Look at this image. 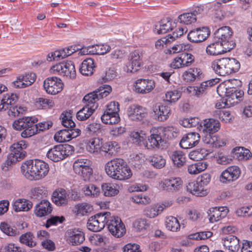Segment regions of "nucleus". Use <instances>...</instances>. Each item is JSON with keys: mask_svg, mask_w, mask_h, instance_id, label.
Returning a JSON list of instances; mask_svg holds the SVG:
<instances>
[{"mask_svg": "<svg viewBox=\"0 0 252 252\" xmlns=\"http://www.w3.org/2000/svg\"><path fill=\"white\" fill-rule=\"evenodd\" d=\"M81 132L80 129H63L57 132L55 137H58L57 141L60 142L69 141L79 136Z\"/></svg>", "mask_w": 252, "mask_h": 252, "instance_id": "393cba45", "label": "nucleus"}, {"mask_svg": "<svg viewBox=\"0 0 252 252\" xmlns=\"http://www.w3.org/2000/svg\"><path fill=\"white\" fill-rule=\"evenodd\" d=\"M162 127L153 130V133L148 138L145 147L148 149H163L167 146V141L162 132Z\"/></svg>", "mask_w": 252, "mask_h": 252, "instance_id": "f8f14e48", "label": "nucleus"}, {"mask_svg": "<svg viewBox=\"0 0 252 252\" xmlns=\"http://www.w3.org/2000/svg\"><path fill=\"white\" fill-rule=\"evenodd\" d=\"M107 113L104 112L101 117L102 122L104 124L109 125H114L117 124L120 120L119 114H114V113Z\"/></svg>", "mask_w": 252, "mask_h": 252, "instance_id": "603ef678", "label": "nucleus"}, {"mask_svg": "<svg viewBox=\"0 0 252 252\" xmlns=\"http://www.w3.org/2000/svg\"><path fill=\"white\" fill-rule=\"evenodd\" d=\"M74 150V147L68 144L55 145L48 150L46 157L54 162H58L71 155Z\"/></svg>", "mask_w": 252, "mask_h": 252, "instance_id": "1a4fd4ad", "label": "nucleus"}, {"mask_svg": "<svg viewBox=\"0 0 252 252\" xmlns=\"http://www.w3.org/2000/svg\"><path fill=\"white\" fill-rule=\"evenodd\" d=\"M62 124L65 129H78L75 128V124L72 121L71 114L67 112L63 113L61 116Z\"/></svg>", "mask_w": 252, "mask_h": 252, "instance_id": "864d4df0", "label": "nucleus"}, {"mask_svg": "<svg viewBox=\"0 0 252 252\" xmlns=\"http://www.w3.org/2000/svg\"><path fill=\"white\" fill-rule=\"evenodd\" d=\"M37 121L35 117H25L15 120L13 123V127L17 130H23L21 136L25 138H29L37 133Z\"/></svg>", "mask_w": 252, "mask_h": 252, "instance_id": "39448f33", "label": "nucleus"}, {"mask_svg": "<svg viewBox=\"0 0 252 252\" xmlns=\"http://www.w3.org/2000/svg\"><path fill=\"white\" fill-rule=\"evenodd\" d=\"M18 99V96L16 94H6L0 98V111L9 109L8 115L10 117L18 116L21 111L18 109L17 106L14 105Z\"/></svg>", "mask_w": 252, "mask_h": 252, "instance_id": "9d476101", "label": "nucleus"}, {"mask_svg": "<svg viewBox=\"0 0 252 252\" xmlns=\"http://www.w3.org/2000/svg\"><path fill=\"white\" fill-rule=\"evenodd\" d=\"M187 190L191 193L196 196H202L205 195L207 193L206 190H204L197 180L189 183L187 186Z\"/></svg>", "mask_w": 252, "mask_h": 252, "instance_id": "c03bdc74", "label": "nucleus"}, {"mask_svg": "<svg viewBox=\"0 0 252 252\" xmlns=\"http://www.w3.org/2000/svg\"><path fill=\"white\" fill-rule=\"evenodd\" d=\"M105 169L109 176L119 180L129 179L132 175L131 169L122 158H116L108 161L105 165Z\"/></svg>", "mask_w": 252, "mask_h": 252, "instance_id": "7ed1b4c3", "label": "nucleus"}, {"mask_svg": "<svg viewBox=\"0 0 252 252\" xmlns=\"http://www.w3.org/2000/svg\"><path fill=\"white\" fill-rule=\"evenodd\" d=\"M51 70L53 73H58L61 76L73 79L76 77L75 65L71 61L57 63L52 67Z\"/></svg>", "mask_w": 252, "mask_h": 252, "instance_id": "2eb2a0df", "label": "nucleus"}, {"mask_svg": "<svg viewBox=\"0 0 252 252\" xmlns=\"http://www.w3.org/2000/svg\"><path fill=\"white\" fill-rule=\"evenodd\" d=\"M202 76L201 70L199 68H190L183 74V79L187 82H193L200 79Z\"/></svg>", "mask_w": 252, "mask_h": 252, "instance_id": "79ce46f5", "label": "nucleus"}, {"mask_svg": "<svg viewBox=\"0 0 252 252\" xmlns=\"http://www.w3.org/2000/svg\"><path fill=\"white\" fill-rule=\"evenodd\" d=\"M1 252H26L24 249L13 243L6 244L0 249Z\"/></svg>", "mask_w": 252, "mask_h": 252, "instance_id": "69168bd1", "label": "nucleus"}, {"mask_svg": "<svg viewBox=\"0 0 252 252\" xmlns=\"http://www.w3.org/2000/svg\"><path fill=\"white\" fill-rule=\"evenodd\" d=\"M104 195L113 196L117 195L119 192V187L116 184L104 183L101 185Z\"/></svg>", "mask_w": 252, "mask_h": 252, "instance_id": "a18cd8bd", "label": "nucleus"}, {"mask_svg": "<svg viewBox=\"0 0 252 252\" xmlns=\"http://www.w3.org/2000/svg\"><path fill=\"white\" fill-rule=\"evenodd\" d=\"M63 87V84L62 80L57 77H48L43 83L44 90L47 93L52 95L61 92Z\"/></svg>", "mask_w": 252, "mask_h": 252, "instance_id": "dca6fc26", "label": "nucleus"}, {"mask_svg": "<svg viewBox=\"0 0 252 252\" xmlns=\"http://www.w3.org/2000/svg\"><path fill=\"white\" fill-rule=\"evenodd\" d=\"M192 88L191 87H179L175 90L167 91L165 94L166 100L170 103H174L179 99L183 92L190 94Z\"/></svg>", "mask_w": 252, "mask_h": 252, "instance_id": "bb28decb", "label": "nucleus"}, {"mask_svg": "<svg viewBox=\"0 0 252 252\" xmlns=\"http://www.w3.org/2000/svg\"><path fill=\"white\" fill-rule=\"evenodd\" d=\"M224 47L222 43L214 40V42L207 46L206 51L209 55L217 56L230 51L225 50Z\"/></svg>", "mask_w": 252, "mask_h": 252, "instance_id": "c9c22d12", "label": "nucleus"}, {"mask_svg": "<svg viewBox=\"0 0 252 252\" xmlns=\"http://www.w3.org/2000/svg\"><path fill=\"white\" fill-rule=\"evenodd\" d=\"M75 212L81 216L87 215L93 210L92 207L87 203H79L75 206Z\"/></svg>", "mask_w": 252, "mask_h": 252, "instance_id": "052dcab7", "label": "nucleus"}, {"mask_svg": "<svg viewBox=\"0 0 252 252\" xmlns=\"http://www.w3.org/2000/svg\"><path fill=\"white\" fill-rule=\"evenodd\" d=\"M170 157L173 163L178 167L183 166L186 161L185 155L180 151H174Z\"/></svg>", "mask_w": 252, "mask_h": 252, "instance_id": "3c124183", "label": "nucleus"}, {"mask_svg": "<svg viewBox=\"0 0 252 252\" xmlns=\"http://www.w3.org/2000/svg\"><path fill=\"white\" fill-rule=\"evenodd\" d=\"M130 137L131 142L138 146H146V137L145 134L142 131L140 132L138 131H132L131 132Z\"/></svg>", "mask_w": 252, "mask_h": 252, "instance_id": "09e8293b", "label": "nucleus"}, {"mask_svg": "<svg viewBox=\"0 0 252 252\" xmlns=\"http://www.w3.org/2000/svg\"><path fill=\"white\" fill-rule=\"evenodd\" d=\"M210 34L209 29L207 27H203L190 31L187 37L190 42L199 43L205 40Z\"/></svg>", "mask_w": 252, "mask_h": 252, "instance_id": "412c9836", "label": "nucleus"}, {"mask_svg": "<svg viewBox=\"0 0 252 252\" xmlns=\"http://www.w3.org/2000/svg\"><path fill=\"white\" fill-rule=\"evenodd\" d=\"M94 60L88 58L83 61L80 66L79 71L84 76L92 75L94 73Z\"/></svg>", "mask_w": 252, "mask_h": 252, "instance_id": "4c0bfd02", "label": "nucleus"}, {"mask_svg": "<svg viewBox=\"0 0 252 252\" xmlns=\"http://www.w3.org/2000/svg\"><path fill=\"white\" fill-rule=\"evenodd\" d=\"M27 146L28 143L26 141L21 140L10 146L11 153L8 156L7 160L1 165L3 171H8L13 163L22 159L25 157L26 152L24 149Z\"/></svg>", "mask_w": 252, "mask_h": 252, "instance_id": "423d86ee", "label": "nucleus"}, {"mask_svg": "<svg viewBox=\"0 0 252 252\" xmlns=\"http://www.w3.org/2000/svg\"><path fill=\"white\" fill-rule=\"evenodd\" d=\"M150 162L152 165L157 169H161L164 167L166 164L165 159L162 156L154 155L150 158Z\"/></svg>", "mask_w": 252, "mask_h": 252, "instance_id": "13d9d810", "label": "nucleus"}, {"mask_svg": "<svg viewBox=\"0 0 252 252\" xmlns=\"http://www.w3.org/2000/svg\"><path fill=\"white\" fill-rule=\"evenodd\" d=\"M211 67L217 74L225 76L237 72L240 68V63L236 59L223 58L213 61Z\"/></svg>", "mask_w": 252, "mask_h": 252, "instance_id": "20e7f679", "label": "nucleus"}, {"mask_svg": "<svg viewBox=\"0 0 252 252\" xmlns=\"http://www.w3.org/2000/svg\"><path fill=\"white\" fill-rule=\"evenodd\" d=\"M111 91L110 86L103 85L97 90L88 94L83 98L85 106L90 107L93 110H95L98 106V101L108 96Z\"/></svg>", "mask_w": 252, "mask_h": 252, "instance_id": "6e6552de", "label": "nucleus"}, {"mask_svg": "<svg viewBox=\"0 0 252 252\" xmlns=\"http://www.w3.org/2000/svg\"><path fill=\"white\" fill-rule=\"evenodd\" d=\"M27 146L28 143L26 141L21 140L10 146L11 153L8 156L7 160L1 165L3 171H8L13 163L22 159L25 157L26 152L24 149Z\"/></svg>", "mask_w": 252, "mask_h": 252, "instance_id": "0eeeda50", "label": "nucleus"}, {"mask_svg": "<svg viewBox=\"0 0 252 252\" xmlns=\"http://www.w3.org/2000/svg\"><path fill=\"white\" fill-rule=\"evenodd\" d=\"M120 148L117 142L115 141H109L102 143L101 151L107 153L109 155H115Z\"/></svg>", "mask_w": 252, "mask_h": 252, "instance_id": "49530a36", "label": "nucleus"}, {"mask_svg": "<svg viewBox=\"0 0 252 252\" xmlns=\"http://www.w3.org/2000/svg\"><path fill=\"white\" fill-rule=\"evenodd\" d=\"M78 48L76 45H71L67 47L49 53L47 57L48 62L59 61L63 59L78 51Z\"/></svg>", "mask_w": 252, "mask_h": 252, "instance_id": "aec40b11", "label": "nucleus"}, {"mask_svg": "<svg viewBox=\"0 0 252 252\" xmlns=\"http://www.w3.org/2000/svg\"><path fill=\"white\" fill-rule=\"evenodd\" d=\"M0 229L3 233L9 236H15L19 234V231L16 228L12 227L5 222L0 223Z\"/></svg>", "mask_w": 252, "mask_h": 252, "instance_id": "6e6d98bb", "label": "nucleus"}, {"mask_svg": "<svg viewBox=\"0 0 252 252\" xmlns=\"http://www.w3.org/2000/svg\"><path fill=\"white\" fill-rule=\"evenodd\" d=\"M34 237L31 232H28L21 235L19 238V241L21 244L32 248L36 246V243L34 240Z\"/></svg>", "mask_w": 252, "mask_h": 252, "instance_id": "8fccbe9b", "label": "nucleus"}, {"mask_svg": "<svg viewBox=\"0 0 252 252\" xmlns=\"http://www.w3.org/2000/svg\"><path fill=\"white\" fill-rule=\"evenodd\" d=\"M131 200L135 203L143 205L149 204L151 202L150 198L142 193L134 195L131 197Z\"/></svg>", "mask_w": 252, "mask_h": 252, "instance_id": "0e129e2a", "label": "nucleus"}, {"mask_svg": "<svg viewBox=\"0 0 252 252\" xmlns=\"http://www.w3.org/2000/svg\"><path fill=\"white\" fill-rule=\"evenodd\" d=\"M45 191L42 187H34L31 190L30 196L34 199H40L46 194Z\"/></svg>", "mask_w": 252, "mask_h": 252, "instance_id": "338daca9", "label": "nucleus"}, {"mask_svg": "<svg viewBox=\"0 0 252 252\" xmlns=\"http://www.w3.org/2000/svg\"><path fill=\"white\" fill-rule=\"evenodd\" d=\"M32 206V203L27 199H18L16 200L13 204V209L15 212L28 211Z\"/></svg>", "mask_w": 252, "mask_h": 252, "instance_id": "37998d69", "label": "nucleus"}, {"mask_svg": "<svg viewBox=\"0 0 252 252\" xmlns=\"http://www.w3.org/2000/svg\"><path fill=\"white\" fill-rule=\"evenodd\" d=\"M217 82L218 81L216 79H213L202 82L199 86H189L188 87L193 88L191 92L193 91L195 95L199 97L204 94L208 88L215 85Z\"/></svg>", "mask_w": 252, "mask_h": 252, "instance_id": "72a5a7b5", "label": "nucleus"}, {"mask_svg": "<svg viewBox=\"0 0 252 252\" xmlns=\"http://www.w3.org/2000/svg\"><path fill=\"white\" fill-rule=\"evenodd\" d=\"M165 223L166 228L174 232L179 230L181 226L177 219L172 216L167 218Z\"/></svg>", "mask_w": 252, "mask_h": 252, "instance_id": "5fc2aeb1", "label": "nucleus"}, {"mask_svg": "<svg viewBox=\"0 0 252 252\" xmlns=\"http://www.w3.org/2000/svg\"><path fill=\"white\" fill-rule=\"evenodd\" d=\"M228 209L227 207H215L210 210L208 213L210 222L213 223L224 218L227 215Z\"/></svg>", "mask_w": 252, "mask_h": 252, "instance_id": "a878e982", "label": "nucleus"}, {"mask_svg": "<svg viewBox=\"0 0 252 252\" xmlns=\"http://www.w3.org/2000/svg\"><path fill=\"white\" fill-rule=\"evenodd\" d=\"M231 85L227 87L226 85L220 84L217 88L218 94L222 97L220 101L216 104L218 109L229 107L232 104L240 101L244 95L242 91L239 90L238 88L241 86V81L238 79H232L230 81Z\"/></svg>", "mask_w": 252, "mask_h": 252, "instance_id": "f257e3e1", "label": "nucleus"}, {"mask_svg": "<svg viewBox=\"0 0 252 252\" xmlns=\"http://www.w3.org/2000/svg\"><path fill=\"white\" fill-rule=\"evenodd\" d=\"M241 174V170L237 166H231L223 170L220 177V181L224 184H229L237 180Z\"/></svg>", "mask_w": 252, "mask_h": 252, "instance_id": "a211bd4d", "label": "nucleus"}, {"mask_svg": "<svg viewBox=\"0 0 252 252\" xmlns=\"http://www.w3.org/2000/svg\"><path fill=\"white\" fill-rule=\"evenodd\" d=\"M165 206L163 204H156L146 207L143 210V215L149 218H154L160 214Z\"/></svg>", "mask_w": 252, "mask_h": 252, "instance_id": "ea45409f", "label": "nucleus"}, {"mask_svg": "<svg viewBox=\"0 0 252 252\" xmlns=\"http://www.w3.org/2000/svg\"><path fill=\"white\" fill-rule=\"evenodd\" d=\"M52 211L51 204L47 200H42L36 204L34 213L36 216L42 217L48 215Z\"/></svg>", "mask_w": 252, "mask_h": 252, "instance_id": "473e14b6", "label": "nucleus"}, {"mask_svg": "<svg viewBox=\"0 0 252 252\" xmlns=\"http://www.w3.org/2000/svg\"><path fill=\"white\" fill-rule=\"evenodd\" d=\"M206 156L205 154V150L204 149H198L195 150L191 151L189 155V158L194 161L201 160Z\"/></svg>", "mask_w": 252, "mask_h": 252, "instance_id": "e2e57ef3", "label": "nucleus"}, {"mask_svg": "<svg viewBox=\"0 0 252 252\" xmlns=\"http://www.w3.org/2000/svg\"><path fill=\"white\" fill-rule=\"evenodd\" d=\"M102 143L98 138H91L86 142V149L91 153H98L101 151Z\"/></svg>", "mask_w": 252, "mask_h": 252, "instance_id": "58836bf2", "label": "nucleus"}, {"mask_svg": "<svg viewBox=\"0 0 252 252\" xmlns=\"http://www.w3.org/2000/svg\"><path fill=\"white\" fill-rule=\"evenodd\" d=\"M21 170L27 179L38 180L47 175L49 167L48 164L42 160H29L22 165Z\"/></svg>", "mask_w": 252, "mask_h": 252, "instance_id": "f03ea898", "label": "nucleus"}, {"mask_svg": "<svg viewBox=\"0 0 252 252\" xmlns=\"http://www.w3.org/2000/svg\"><path fill=\"white\" fill-rule=\"evenodd\" d=\"M90 107L84 106L76 114V118L79 121H84L88 119L94 112Z\"/></svg>", "mask_w": 252, "mask_h": 252, "instance_id": "bf43d9fd", "label": "nucleus"}, {"mask_svg": "<svg viewBox=\"0 0 252 252\" xmlns=\"http://www.w3.org/2000/svg\"><path fill=\"white\" fill-rule=\"evenodd\" d=\"M135 91L139 94H147L155 87V82L150 79H139L134 83Z\"/></svg>", "mask_w": 252, "mask_h": 252, "instance_id": "b1692460", "label": "nucleus"}, {"mask_svg": "<svg viewBox=\"0 0 252 252\" xmlns=\"http://www.w3.org/2000/svg\"><path fill=\"white\" fill-rule=\"evenodd\" d=\"M202 11L203 9L197 7L191 12L182 14L178 16L177 22L185 25L191 24L196 21L197 15L200 14Z\"/></svg>", "mask_w": 252, "mask_h": 252, "instance_id": "c85d7f7f", "label": "nucleus"}, {"mask_svg": "<svg viewBox=\"0 0 252 252\" xmlns=\"http://www.w3.org/2000/svg\"><path fill=\"white\" fill-rule=\"evenodd\" d=\"M68 195L64 189L59 188L53 192L52 200L57 206H66L68 202Z\"/></svg>", "mask_w": 252, "mask_h": 252, "instance_id": "2f4dec72", "label": "nucleus"}, {"mask_svg": "<svg viewBox=\"0 0 252 252\" xmlns=\"http://www.w3.org/2000/svg\"><path fill=\"white\" fill-rule=\"evenodd\" d=\"M86 195L97 196L100 192L99 188L92 184L86 185L82 189Z\"/></svg>", "mask_w": 252, "mask_h": 252, "instance_id": "680f3d73", "label": "nucleus"}, {"mask_svg": "<svg viewBox=\"0 0 252 252\" xmlns=\"http://www.w3.org/2000/svg\"><path fill=\"white\" fill-rule=\"evenodd\" d=\"M220 128V123L218 120L208 119H205L202 122L201 129L207 133H214L217 132Z\"/></svg>", "mask_w": 252, "mask_h": 252, "instance_id": "f704fd0d", "label": "nucleus"}, {"mask_svg": "<svg viewBox=\"0 0 252 252\" xmlns=\"http://www.w3.org/2000/svg\"><path fill=\"white\" fill-rule=\"evenodd\" d=\"M20 76L22 77L21 79H23V81L26 84L27 87L32 85L36 78L35 74L32 72L21 74Z\"/></svg>", "mask_w": 252, "mask_h": 252, "instance_id": "774afa93", "label": "nucleus"}, {"mask_svg": "<svg viewBox=\"0 0 252 252\" xmlns=\"http://www.w3.org/2000/svg\"><path fill=\"white\" fill-rule=\"evenodd\" d=\"M106 221V225L109 231L114 237L120 238L126 233L125 225L119 217L111 216L110 214Z\"/></svg>", "mask_w": 252, "mask_h": 252, "instance_id": "ddd939ff", "label": "nucleus"}, {"mask_svg": "<svg viewBox=\"0 0 252 252\" xmlns=\"http://www.w3.org/2000/svg\"><path fill=\"white\" fill-rule=\"evenodd\" d=\"M87 160L78 159L73 164V169L75 173L81 176L84 181L89 180L93 174V170L87 163Z\"/></svg>", "mask_w": 252, "mask_h": 252, "instance_id": "f3484780", "label": "nucleus"}, {"mask_svg": "<svg viewBox=\"0 0 252 252\" xmlns=\"http://www.w3.org/2000/svg\"><path fill=\"white\" fill-rule=\"evenodd\" d=\"M127 114L130 120L140 122L148 116V113L147 109L143 106L132 105L128 108Z\"/></svg>", "mask_w": 252, "mask_h": 252, "instance_id": "6ab92c4d", "label": "nucleus"}, {"mask_svg": "<svg viewBox=\"0 0 252 252\" xmlns=\"http://www.w3.org/2000/svg\"><path fill=\"white\" fill-rule=\"evenodd\" d=\"M200 135L196 132L188 133L183 137L180 146L183 149H189L195 146L200 141Z\"/></svg>", "mask_w": 252, "mask_h": 252, "instance_id": "5701e85b", "label": "nucleus"}, {"mask_svg": "<svg viewBox=\"0 0 252 252\" xmlns=\"http://www.w3.org/2000/svg\"><path fill=\"white\" fill-rule=\"evenodd\" d=\"M110 215L109 212H103L91 217L87 222L88 228L92 231L101 230L106 225L107 219Z\"/></svg>", "mask_w": 252, "mask_h": 252, "instance_id": "4468645a", "label": "nucleus"}, {"mask_svg": "<svg viewBox=\"0 0 252 252\" xmlns=\"http://www.w3.org/2000/svg\"><path fill=\"white\" fill-rule=\"evenodd\" d=\"M173 26L170 20H162L159 22V25H156L155 28V32L158 34H163L172 30Z\"/></svg>", "mask_w": 252, "mask_h": 252, "instance_id": "de8ad7c7", "label": "nucleus"}, {"mask_svg": "<svg viewBox=\"0 0 252 252\" xmlns=\"http://www.w3.org/2000/svg\"><path fill=\"white\" fill-rule=\"evenodd\" d=\"M182 181L180 178H170L164 180L162 184V188L168 192L177 191L182 188Z\"/></svg>", "mask_w": 252, "mask_h": 252, "instance_id": "7c9ffc66", "label": "nucleus"}, {"mask_svg": "<svg viewBox=\"0 0 252 252\" xmlns=\"http://www.w3.org/2000/svg\"><path fill=\"white\" fill-rule=\"evenodd\" d=\"M224 246L229 252H237L240 249L239 240L234 235H228L224 240Z\"/></svg>", "mask_w": 252, "mask_h": 252, "instance_id": "e433bc0d", "label": "nucleus"}, {"mask_svg": "<svg viewBox=\"0 0 252 252\" xmlns=\"http://www.w3.org/2000/svg\"><path fill=\"white\" fill-rule=\"evenodd\" d=\"M143 53L139 50H135L130 54V61L124 67L125 71L129 73H134L140 68Z\"/></svg>", "mask_w": 252, "mask_h": 252, "instance_id": "4be33fe9", "label": "nucleus"}, {"mask_svg": "<svg viewBox=\"0 0 252 252\" xmlns=\"http://www.w3.org/2000/svg\"><path fill=\"white\" fill-rule=\"evenodd\" d=\"M233 32L228 26L222 27L214 32V41H217L224 46L225 50H231L235 46V42L231 40Z\"/></svg>", "mask_w": 252, "mask_h": 252, "instance_id": "9b49d317", "label": "nucleus"}, {"mask_svg": "<svg viewBox=\"0 0 252 252\" xmlns=\"http://www.w3.org/2000/svg\"><path fill=\"white\" fill-rule=\"evenodd\" d=\"M186 30L187 31V28H179L172 33L168 34L165 37L159 39L156 42L155 46L157 49H160L163 46V44H168L169 43L174 41L176 38L182 36L184 33V31Z\"/></svg>", "mask_w": 252, "mask_h": 252, "instance_id": "cd10ccee", "label": "nucleus"}, {"mask_svg": "<svg viewBox=\"0 0 252 252\" xmlns=\"http://www.w3.org/2000/svg\"><path fill=\"white\" fill-rule=\"evenodd\" d=\"M234 153L239 160L248 159L251 157V153L249 150L242 147H236L234 149Z\"/></svg>", "mask_w": 252, "mask_h": 252, "instance_id": "4d7b16f0", "label": "nucleus"}, {"mask_svg": "<svg viewBox=\"0 0 252 252\" xmlns=\"http://www.w3.org/2000/svg\"><path fill=\"white\" fill-rule=\"evenodd\" d=\"M154 111L158 121L163 122L166 121L169 117L171 109L167 105H160L158 107L156 106Z\"/></svg>", "mask_w": 252, "mask_h": 252, "instance_id": "a19ab883", "label": "nucleus"}, {"mask_svg": "<svg viewBox=\"0 0 252 252\" xmlns=\"http://www.w3.org/2000/svg\"><path fill=\"white\" fill-rule=\"evenodd\" d=\"M67 240L72 245H79L85 240V234L79 229H69L67 231Z\"/></svg>", "mask_w": 252, "mask_h": 252, "instance_id": "c756f323", "label": "nucleus"}]
</instances>
